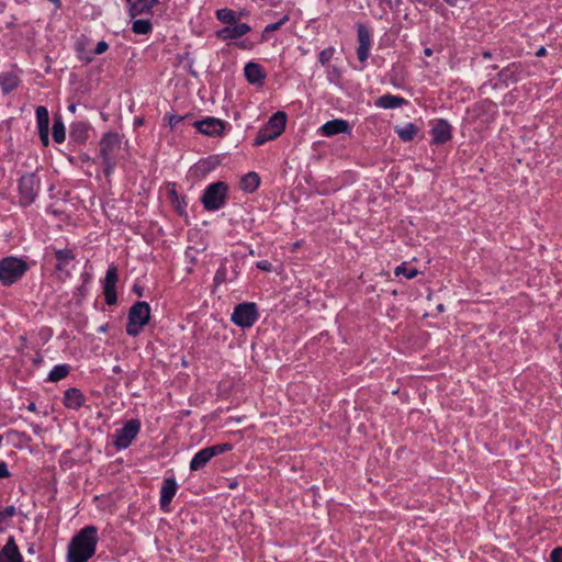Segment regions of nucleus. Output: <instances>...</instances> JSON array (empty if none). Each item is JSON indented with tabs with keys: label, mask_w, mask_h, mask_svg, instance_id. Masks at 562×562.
<instances>
[{
	"label": "nucleus",
	"mask_w": 562,
	"mask_h": 562,
	"mask_svg": "<svg viewBox=\"0 0 562 562\" xmlns=\"http://www.w3.org/2000/svg\"><path fill=\"white\" fill-rule=\"evenodd\" d=\"M109 48V45L106 42L104 41H101L97 44L95 46V49H94V54L97 55H101L103 54L106 49Z\"/></svg>",
	"instance_id": "obj_45"
},
{
	"label": "nucleus",
	"mask_w": 562,
	"mask_h": 562,
	"mask_svg": "<svg viewBox=\"0 0 562 562\" xmlns=\"http://www.w3.org/2000/svg\"><path fill=\"white\" fill-rule=\"evenodd\" d=\"M121 371H122V370H121V368H120L119 366H115V367H113V369H112V372H113V373H115V374L121 373Z\"/></svg>",
	"instance_id": "obj_54"
},
{
	"label": "nucleus",
	"mask_w": 562,
	"mask_h": 562,
	"mask_svg": "<svg viewBox=\"0 0 562 562\" xmlns=\"http://www.w3.org/2000/svg\"><path fill=\"white\" fill-rule=\"evenodd\" d=\"M134 291L136 292V294L138 296H143V288H140L138 285H134Z\"/></svg>",
	"instance_id": "obj_52"
},
{
	"label": "nucleus",
	"mask_w": 562,
	"mask_h": 562,
	"mask_svg": "<svg viewBox=\"0 0 562 562\" xmlns=\"http://www.w3.org/2000/svg\"><path fill=\"white\" fill-rule=\"evenodd\" d=\"M394 131L403 142H411L418 133V127L414 123H407L403 126H395Z\"/></svg>",
	"instance_id": "obj_24"
},
{
	"label": "nucleus",
	"mask_w": 562,
	"mask_h": 562,
	"mask_svg": "<svg viewBox=\"0 0 562 562\" xmlns=\"http://www.w3.org/2000/svg\"><path fill=\"white\" fill-rule=\"evenodd\" d=\"M68 110H69L70 112L75 113V112H76V105H75V104H70V105L68 106Z\"/></svg>",
	"instance_id": "obj_55"
},
{
	"label": "nucleus",
	"mask_w": 562,
	"mask_h": 562,
	"mask_svg": "<svg viewBox=\"0 0 562 562\" xmlns=\"http://www.w3.org/2000/svg\"><path fill=\"white\" fill-rule=\"evenodd\" d=\"M425 55L430 56L431 55V49L430 48H426L425 49Z\"/></svg>",
	"instance_id": "obj_56"
},
{
	"label": "nucleus",
	"mask_w": 562,
	"mask_h": 562,
	"mask_svg": "<svg viewBox=\"0 0 562 562\" xmlns=\"http://www.w3.org/2000/svg\"><path fill=\"white\" fill-rule=\"evenodd\" d=\"M432 142L445 144L451 138V125L446 120H438L431 127Z\"/></svg>",
	"instance_id": "obj_13"
},
{
	"label": "nucleus",
	"mask_w": 562,
	"mask_h": 562,
	"mask_svg": "<svg viewBox=\"0 0 562 562\" xmlns=\"http://www.w3.org/2000/svg\"><path fill=\"white\" fill-rule=\"evenodd\" d=\"M260 183V179L256 172H249L243 177L240 187L246 192H254Z\"/></svg>",
	"instance_id": "obj_27"
},
{
	"label": "nucleus",
	"mask_w": 562,
	"mask_h": 562,
	"mask_svg": "<svg viewBox=\"0 0 562 562\" xmlns=\"http://www.w3.org/2000/svg\"><path fill=\"white\" fill-rule=\"evenodd\" d=\"M56 259L58 260V263L56 268L58 270H63L65 266L69 263L74 259V254L69 249H59L55 251Z\"/></svg>",
	"instance_id": "obj_31"
},
{
	"label": "nucleus",
	"mask_w": 562,
	"mask_h": 562,
	"mask_svg": "<svg viewBox=\"0 0 562 562\" xmlns=\"http://www.w3.org/2000/svg\"><path fill=\"white\" fill-rule=\"evenodd\" d=\"M194 127H196V130L202 133V134H205V135H211V117H206L204 120H201V121H195L193 122L192 124Z\"/></svg>",
	"instance_id": "obj_37"
},
{
	"label": "nucleus",
	"mask_w": 562,
	"mask_h": 562,
	"mask_svg": "<svg viewBox=\"0 0 562 562\" xmlns=\"http://www.w3.org/2000/svg\"><path fill=\"white\" fill-rule=\"evenodd\" d=\"M458 1L459 0H445L446 3H448L449 5H452V7L457 5Z\"/></svg>",
	"instance_id": "obj_53"
},
{
	"label": "nucleus",
	"mask_w": 562,
	"mask_h": 562,
	"mask_svg": "<svg viewBox=\"0 0 562 562\" xmlns=\"http://www.w3.org/2000/svg\"><path fill=\"white\" fill-rule=\"evenodd\" d=\"M177 491V483L173 479L168 477L164 480V484L160 491V505L161 508H167L171 503L172 497Z\"/></svg>",
	"instance_id": "obj_17"
},
{
	"label": "nucleus",
	"mask_w": 562,
	"mask_h": 562,
	"mask_svg": "<svg viewBox=\"0 0 562 562\" xmlns=\"http://www.w3.org/2000/svg\"><path fill=\"white\" fill-rule=\"evenodd\" d=\"M202 203L207 211H211V184L204 189Z\"/></svg>",
	"instance_id": "obj_40"
},
{
	"label": "nucleus",
	"mask_w": 562,
	"mask_h": 562,
	"mask_svg": "<svg viewBox=\"0 0 562 562\" xmlns=\"http://www.w3.org/2000/svg\"><path fill=\"white\" fill-rule=\"evenodd\" d=\"M36 121L38 132L49 131V115L45 106L40 105L36 108Z\"/></svg>",
	"instance_id": "obj_29"
},
{
	"label": "nucleus",
	"mask_w": 562,
	"mask_h": 562,
	"mask_svg": "<svg viewBox=\"0 0 562 562\" xmlns=\"http://www.w3.org/2000/svg\"><path fill=\"white\" fill-rule=\"evenodd\" d=\"M228 186L218 181L213 183V211L223 207L227 200Z\"/></svg>",
	"instance_id": "obj_18"
},
{
	"label": "nucleus",
	"mask_w": 562,
	"mask_h": 562,
	"mask_svg": "<svg viewBox=\"0 0 562 562\" xmlns=\"http://www.w3.org/2000/svg\"><path fill=\"white\" fill-rule=\"evenodd\" d=\"M232 449V445L229 443H220L213 445V457L217 454H222Z\"/></svg>",
	"instance_id": "obj_41"
},
{
	"label": "nucleus",
	"mask_w": 562,
	"mask_h": 562,
	"mask_svg": "<svg viewBox=\"0 0 562 562\" xmlns=\"http://www.w3.org/2000/svg\"><path fill=\"white\" fill-rule=\"evenodd\" d=\"M257 267L260 270H263V271H270L271 270V263L269 261H267V260H262V261L257 262Z\"/></svg>",
	"instance_id": "obj_48"
},
{
	"label": "nucleus",
	"mask_w": 562,
	"mask_h": 562,
	"mask_svg": "<svg viewBox=\"0 0 562 562\" xmlns=\"http://www.w3.org/2000/svg\"><path fill=\"white\" fill-rule=\"evenodd\" d=\"M357 33H358V42H359V46L357 48V56H358V59L362 64H364L368 60L369 55H370L371 32L366 25L358 24Z\"/></svg>",
	"instance_id": "obj_9"
},
{
	"label": "nucleus",
	"mask_w": 562,
	"mask_h": 562,
	"mask_svg": "<svg viewBox=\"0 0 562 562\" xmlns=\"http://www.w3.org/2000/svg\"><path fill=\"white\" fill-rule=\"evenodd\" d=\"M546 54H547V50H546V48H544V47H540V48L537 50V53H536V55H537L538 57H542V56H544Z\"/></svg>",
	"instance_id": "obj_51"
},
{
	"label": "nucleus",
	"mask_w": 562,
	"mask_h": 562,
	"mask_svg": "<svg viewBox=\"0 0 562 562\" xmlns=\"http://www.w3.org/2000/svg\"><path fill=\"white\" fill-rule=\"evenodd\" d=\"M240 16L241 13H237L231 9H221L216 11V18L227 25L237 23Z\"/></svg>",
	"instance_id": "obj_28"
},
{
	"label": "nucleus",
	"mask_w": 562,
	"mask_h": 562,
	"mask_svg": "<svg viewBox=\"0 0 562 562\" xmlns=\"http://www.w3.org/2000/svg\"><path fill=\"white\" fill-rule=\"evenodd\" d=\"M211 460V447H206L199 451L190 463L191 471H198L202 469Z\"/></svg>",
	"instance_id": "obj_23"
},
{
	"label": "nucleus",
	"mask_w": 562,
	"mask_h": 562,
	"mask_svg": "<svg viewBox=\"0 0 562 562\" xmlns=\"http://www.w3.org/2000/svg\"><path fill=\"white\" fill-rule=\"evenodd\" d=\"M167 193H168L170 203L173 205L176 211L180 215H184L186 201H184V198H181V196L178 195V193L176 191V184L175 183H169L167 186Z\"/></svg>",
	"instance_id": "obj_22"
},
{
	"label": "nucleus",
	"mask_w": 562,
	"mask_h": 562,
	"mask_svg": "<svg viewBox=\"0 0 562 562\" xmlns=\"http://www.w3.org/2000/svg\"><path fill=\"white\" fill-rule=\"evenodd\" d=\"M117 282V270L116 267H110L105 274L103 293L106 301V304L114 305L116 304V291L115 284Z\"/></svg>",
	"instance_id": "obj_11"
},
{
	"label": "nucleus",
	"mask_w": 562,
	"mask_h": 562,
	"mask_svg": "<svg viewBox=\"0 0 562 562\" xmlns=\"http://www.w3.org/2000/svg\"><path fill=\"white\" fill-rule=\"evenodd\" d=\"M285 123L286 115L284 112L279 111L274 113L258 132L254 140V145L261 146L267 142L279 137L285 128Z\"/></svg>",
	"instance_id": "obj_2"
},
{
	"label": "nucleus",
	"mask_w": 562,
	"mask_h": 562,
	"mask_svg": "<svg viewBox=\"0 0 562 562\" xmlns=\"http://www.w3.org/2000/svg\"><path fill=\"white\" fill-rule=\"evenodd\" d=\"M334 52L335 49L333 47H329V48H326V49H323L321 53H319V56H318V59H319V63L324 66L326 65L334 56Z\"/></svg>",
	"instance_id": "obj_38"
},
{
	"label": "nucleus",
	"mask_w": 562,
	"mask_h": 562,
	"mask_svg": "<svg viewBox=\"0 0 562 562\" xmlns=\"http://www.w3.org/2000/svg\"><path fill=\"white\" fill-rule=\"evenodd\" d=\"M211 171V161L209 159H202L196 162L190 170V176L193 179H203Z\"/></svg>",
	"instance_id": "obj_26"
},
{
	"label": "nucleus",
	"mask_w": 562,
	"mask_h": 562,
	"mask_svg": "<svg viewBox=\"0 0 562 562\" xmlns=\"http://www.w3.org/2000/svg\"><path fill=\"white\" fill-rule=\"evenodd\" d=\"M53 138L58 144H60L65 140V125H64L60 116H56L54 119Z\"/></svg>",
	"instance_id": "obj_30"
},
{
	"label": "nucleus",
	"mask_w": 562,
	"mask_h": 562,
	"mask_svg": "<svg viewBox=\"0 0 562 562\" xmlns=\"http://www.w3.org/2000/svg\"><path fill=\"white\" fill-rule=\"evenodd\" d=\"M552 562H562V548H555L550 554Z\"/></svg>",
	"instance_id": "obj_42"
},
{
	"label": "nucleus",
	"mask_w": 562,
	"mask_h": 562,
	"mask_svg": "<svg viewBox=\"0 0 562 562\" xmlns=\"http://www.w3.org/2000/svg\"><path fill=\"white\" fill-rule=\"evenodd\" d=\"M150 317V307L146 302H136L132 305L128 312V323L126 325V333L130 336H137L140 329L148 323Z\"/></svg>",
	"instance_id": "obj_3"
},
{
	"label": "nucleus",
	"mask_w": 562,
	"mask_h": 562,
	"mask_svg": "<svg viewBox=\"0 0 562 562\" xmlns=\"http://www.w3.org/2000/svg\"><path fill=\"white\" fill-rule=\"evenodd\" d=\"M121 139L115 133L105 134L100 142V156L104 165V173L110 175L114 167V155L120 149Z\"/></svg>",
	"instance_id": "obj_6"
},
{
	"label": "nucleus",
	"mask_w": 562,
	"mask_h": 562,
	"mask_svg": "<svg viewBox=\"0 0 562 562\" xmlns=\"http://www.w3.org/2000/svg\"><path fill=\"white\" fill-rule=\"evenodd\" d=\"M15 514V508L13 506H8L5 507L1 513H0V520L4 519V518H8V517H11Z\"/></svg>",
	"instance_id": "obj_44"
},
{
	"label": "nucleus",
	"mask_w": 562,
	"mask_h": 562,
	"mask_svg": "<svg viewBox=\"0 0 562 562\" xmlns=\"http://www.w3.org/2000/svg\"><path fill=\"white\" fill-rule=\"evenodd\" d=\"M10 472L8 471L5 462H0V479L8 477Z\"/></svg>",
	"instance_id": "obj_49"
},
{
	"label": "nucleus",
	"mask_w": 562,
	"mask_h": 562,
	"mask_svg": "<svg viewBox=\"0 0 562 562\" xmlns=\"http://www.w3.org/2000/svg\"><path fill=\"white\" fill-rule=\"evenodd\" d=\"M214 281L216 283H221V282H224L225 281V272L222 270V269H218L215 277H214Z\"/></svg>",
	"instance_id": "obj_50"
},
{
	"label": "nucleus",
	"mask_w": 562,
	"mask_h": 562,
	"mask_svg": "<svg viewBox=\"0 0 562 562\" xmlns=\"http://www.w3.org/2000/svg\"><path fill=\"white\" fill-rule=\"evenodd\" d=\"M236 45L241 49H251L254 47V43L249 40H243L238 42Z\"/></svg>",
	"instance_id": "obj_47"
},
{
	"label": "nucleus",
	"mask_w": 562,
	"mask_h": 562,
	"mask_svg": "<svg viewBox=\"0 0 562 562\" xmlns=\"http://www.w3.org/2000/svg\"><path fill=\"white\" fill-rule=\"evenodd\" d=\"M258 310L255 303L238 304L232 314V322L241 328L251 327L258 319Z\"/></svg>",
	"instance_id": "obj_7"
},
{
	"label": "nucleus",
	"mask_w": 562,
	"mask_h": 562,
	"mask_svg": "<svg viewBox=\"0 0 562 562\" xmlns=\"http://www.w3.org/2000/svg\"><path fill=\"white\" fill-rule=\"evenodd\" d=\"M483 57H484V58H490V57H491V53H488V52H484V53H483Z\"/></svg>",
	"instance_id": "obj_57"
},
{
	"label": "nucleus",
	"mask_w": 562,
	"mask_h": 562,
	"mask_svg": "<svg viewBox=\"0 0 562 562\" xmlns=\"http://www.w3.org/2000/svg\"><path fill=\"white\" fill-rule=\"evenodd\" d=\"M89 125L83 122L72 123L69 136L77 143H83L88 138Z\"/></svg>",
	"instance_id": "obj_21"
},
{
	"label": "nucleus",
	"mask_w": 562,
	"mask_h": 562,
	"mask_svg": "<svg viewBox=\"0 0 562 562\" xmlns=\"http://www.w3.org/2000/svg\"><path fill=\"white\" fill-rule=\"evenodd\" d=\"M83 395L78 389L70 387L65 392L64 403L67 407L77 409L82 405Z\"/></svg>",
	"instance_id": "obj_19"
},
{
	"label": "nucleus",
	"mask_w": 562,
	"mask_h": 562,
	"mask_svg": "<svg viewBox=\"0 0 562 562\" xmlns=\"http://www.w3.org/2000/svg\"><path fill=\"white\" fill-rule=\"evenodd\" d=\"M70 368L67 364L56 366L48 375V381L57 382L69 374Z\"/></svg>",
	"instance_id": "obj_32"
},
{
	"label": "nucleus",
	"mask_w": 562,
	"mask_h": 562,
	"mask_svg": "<svg viewBox=\"0 0 562 562\" xmlns=\"http://www.w3.org/2000/svg\"><path fill=\"white\" fill-rule=\"evenodd\" d=\"M132 30L136 34H147L151 30V24L147 20H136Z\"/></svg>",
	"instance_id": "obj_35"
},
{
	"label": "nucleus",
	"mask_w": 562,
	"mask_h": 562,
	"mask_svg": "<svg viewBox=\"0 0 562 562\" xmlns=\"http://www.w3.org/2000/svg\"><path fill=\"white\" fill-rule=\"evenodd\" d=\"M187 116L181 115H170L169 116V125L175 128L180 122L184 121Z\"/></svg>",
	"instance_id": "obj_43"
},
{
	"label": "nucleus",
	"mask_w": 562,
	"mask_h": 562,
	"mask_svg": "<svg viewBox=\"0 0 562 562\" xmlns=\"http://www.w3.org/2000/svg\"><path fill=\"white\" fill-rule=\"evenodd\" d=\"M140 429V423L138 419L127 420L122 428L116 430L114 446L117 449L127 448L133 439L137 436Z\"/></svg>",
	"instance_id": "obj_8"
},
{
	"label": "nucleus",
	"mask_w": 562,
	"mask_h": 562,
	"mask_svg": "<svg viewBox=\"0 0 562 562\" xmlns=\"http://www.w3.org/2000/svg\"><path fill=\"white\" fill-rule=\"evenodd\" d=\"M517 71H518V66H516L515 64H512L510 66L503 69L499 75L504 81H506L507 83H508V81H510L513 83V82L518 81Z\"/></svg>",
	"instance_id": "obj_33"
},
{
	"label": "nucleus",
	"mask_w": 562,
	"mask_h": 562,
	"mask_svg": "<svg viewBox=\"0 0 562 562\" xmlns=\"http://www.w3.org/2000/svg\"><path fill=\"white\" fill-rule=\"evenodd\" d=\"M27 265L22 259L7 257L0 261V281L3 284H12L26 271Z\"/></svg>",
	"instance_id": "obj_4"
},
{
	"label": "nucleus",
	"mask_w": 562,
	"mask_h": 562,
	"mask_svg": "<svg viewBox=\"0 0 562 562\" xmlns=\"http://www.w3.org/2000/svg\"><path fill=\"white\" fill-rule=\"evenodd\" d=\"M244 75L246 80L257 87L265 85L267 74L261 65L255 61H249L244 67Z\"/></svg>",
	"instance_id": "obj_10"
},
{
	"label": "nucleus",
	"mask_w": 562,
	"mask_h": 562,
	"mask_svg": "<svg viewBox=\"0 0 562 562\" xmlns=\"http://www.w3.org/2000/svg\"><path fill=\"white\" fill-rule=\"evenodd\" d=\"M418 271L415 268H409L405 263H402L395 269V276L403 274L406 279H414L417 276Z\"/></svg>",
	"instance_id": "obj_36"
},
{
	"label": "nucleus",
	"mask_w": 562,
	"mask_h": 562,
	"mask_svg": "<svg viewBox=\"0 0 562 562\" xmlns=\"http://www.w3.org/2000/svg\"><path fill=\"white\" fill-rule=\"evenodd\" d=\"M29 409L30 411H34L35 409V404L34 403H31L30 406H29Z\"/></svg>",
	"instance_id": "obj_58"
},
{
	"label": "nucleus",
	"mask_w": 562,
	"mask_h": 562,
	"mask_svg": "<svg viewBox=\"0 0 562 562\" xmlns=\"http://www.w3.org/2000/svg\"><path fill=\"white\" fill-rule=\"evenodd\" d=\"M19 81L18 76L12 71L0 75V86L4 93H9L14 90L18 87Z\"/></svg>",
	"instance_id": "obj_25"
},
{
	"label": "nucleus",
	"mask_w": 562,
	"mask_h": 562,
	"mask_svg": "<svg viewBox=\"0 0 562 562\" xmlns=\"http://www.w3.org/2000/svg\"><path fill=\"white\" fill-rule=\"evenodd\" d=\"M250 30V26L246 23H234L218 30L216 35L224 41L236 40L247 34Z\"/></svg>",
	"instance_id": "obj_12"
},
{
	"label": "nucleus",
	"mask_w": 562,
	"mask_h": 562,
	"mask_svg": "<svg viewBox=\"0 0 562 562\" xmlns=\"http://www.w3.org/2000/svg\"><path fill=\"white\" fill-rule=\"evenodd\" d=\"M0 562H22V555L13 537H10L8 542L0 550Z\"/></svg>",
	"instance_id": "obj_15"
},
{
	"label": "nucleus",
	"mask_w": 562,
	"mask_h": 562,
	"mask_svg": "<svg viewBox=\"0 0 562 562\" xmlns=\"http://www.w3.org/2000/svg\"><path fill=\"white\" fill-rule=\"evenodd\" d=\"M52 2L59 4V0H50Z\"/></svg>",
	"instance_id": "obj_59"
},
{
	"label": "nucleus",
	"mask_w": 562,
	"mask_h": 562,
	"mask_svg": "<svg viewBox=\"0 0 562 562\" xmlns=\"http://www.w3.org/2000/svg\"><path fill=\"white\" fill-rule=\"evenodd\" d=\"M40 134V139L43 144V146H48L49 145V131H42V132H38Z\"/></svg>",
	"instance_id": "obj_46"
},
{
	"label": "nucleus",
	"mask_w": 562,
	"mask_h": 562,
	"mask_svg": "<svg viewBox=\"0 0 562 562\" xmlns=\"http://www.w3.org/2000/svg\"><path fill=\"white\" fill-rule=\"evenodd\" d=\"M288 19L289 18L286 15H284L280 21H278L276 23L268 24L265 27L263 33L274 32V31L279 30L288 21Z\"/></svg>",
	"instance_id": "obj_39"
},
{
	"label": "nucleus",
	"mask_w": 562,
	"mask_h": 562,
	"mask_svg": "<svg viewBox=\"0 0 562 562\" xmlns=\"http://www.w3.org/2000/svg\"><path fill=\"white\" fill-rule=\"evenodd\" d=\"M19 196H20V205L29 206L31 205L40 191V179L36 173H25L19 179L18 184Z\"/></svg>",
	"instance_id": "obj_5"
},
{
	"label": "nucleus",
	"mask_w": 562,
	"mask_h": 562,
	"mask_svg": "<svg viewBox=\"0 0 562 562\" xmlns=\"http://www.w3.org/2000/svg\"><path fill=\"white\" fill-rule=\"evenodd\" d=\"M127 2L130 4V13L134 18L153 8L157 0H127Z\"/></svg>",
	"instance_id": "obj_20"
},
{
	"label": "nucleus",
	"mask_w": 562,
	"mask_h": 562,
	"mask_svg": "<svg viewBox=\"0 0 562 562\" xmlns=\"http://www.w3.org/2000/svg\"><path fill=\"white\" fill-rule=\"evenodd\" d=\"M231 124L227 122L213 117V137L223 136L226 131L231 130Z\"/></svg>",
	"instance_id": "obj_34"
},
{
	"label": "nucleus",
	"mask_w": 562,
	"mask_h": 562,
	"mask_svg": "<svg viewBox=\"0 0 562 562\" xmlns=\"http://www.w3.org/2000/svg\"><path fill=\"white\" fill-rule=\"evenodd\" d=\"M374 104L376 108L380 109H396L404 104H407V100L400 95L386 93L379 97L375 100Z\"/></svg>",
	"instance_id": "obj_16"
},
{
	"label": "nucleus",
	"mask_w": 562,
	"mask_h": 562,
	"mask_svg": "<svg viewBox=\"0 0 562 562\" xmlns=\"http://www.w3.org/2000/svg\"><path fill=\"white\" fill-rule=\"evenodd\" d=\"M98 529L94 526L82 528L68 546V562H87L95 552Z\"/></svg>",
	"instance_id": "obj_1"
},
{
	"label": "nucleus",
	"mask_w": 562,
	"mask_h": 562,
	"mask_svg": "<svg viewBox=\"0 0 562 562\" xmlns=\"http://www.w3.org/2000/svg\"><path fill=\"white\" fill-rule=\"evenodd\" d=\"M349 130V123L341 119L328 121L321 126L322 134L327 137L335 136L340 133H348Z\"/></svg>",
	"instance_id": "obj_14"
}]
</instances>
